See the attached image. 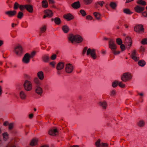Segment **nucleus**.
<instances>
[{"label": "nucleus", "instance_id": "f257e3e1", "mask_svg": "<svg viewBox=\"0 0 147 147\" xmlns=\"http://www.w3.org/2000/svg\"><path fill=\"white\" fill-rule=\"evenodd\" d=\"M33 81L35 84V92L39 95H42L43 90L40 86L41 83L39 79L36 77L34 79Z\"/></svg>", "mask_w": 147, "mask_h": 147}, {"label": "nucleus", "instance_id": "f03ea898", "mask_svg": "<svg viewBox=\"0 0 147 147\" xmlns=\"http://www.w3.org/2000/svg\"><path fill=\"white\" fill-rule=\"evenodd\" d=\"M104 39L105 40H109V47L112 50L113 53L114 54L116 55L120 53V52L119 51H115L117 48V47L114 41L111 38L108 39L106 38H105Z\"/></svg>", "mask_w": 147, "mask_h": 147}, {"label": "nucleus", "instance_id": "7ed1b4c3", "mask_svg": "<svg viewBox=\"0 0 147 147\" xmlns=\"http://www.w3.org/2000/svg\"><path fill=\"white\" fill-rule=\"evenodd\" d=\"M68 39L72 43L75 41L78 43H80L83 40V38L80 36L78 35H74L72 34L69 35Z\"/></svg>", "mask_w": 147, "mask_h": 147}, {"label": "nucleus", "instance_id": "20e7f679", "mask_svg": "<svg viewBox=\"0 0 147 147\" xmlns=\"http://www.w3.org/2000/svg\"><path fill=\"white\" fill-rule=\"evenodd\" d=\"M132 78V76L131 74L128 72L124 73L121 77V80L124 82L130 80Z\"/></svg>", "mask_w": 147, "mask_h": 147}, {"label": "nucleus", "instance_id": "39448f33", "mask_svg": "<svg viewBox=\"0 0 147 147\" xmlns=\"http://www.w3.org/2000/svg\"><path fill=\"white\" fill-rule=\"evenodd\" d=\"M19 8L21 11H23L25 9H26L30 13H32L33 12V7L30 5H19Z\"/></svg>", "mask_w": 147, "mask_h": 147}, {"label": "nucleus", "instance_id": "423d86ee", "mask_svg": "<svg viewBox=\"0 0 147 147\" xmlns=\"http://www.w3.org/2000/svg\"><path fill=\"white\" fill-rule=\"evenodd\" d=\"M25 89L27 91L31 90L32 89V84L31 82L26 80L23 84Z\"/></svg>", "mask_w": 147, "mask_h": 147}, {"label": "nucleus", "instance_id": "0eeeda50", "mask_svg": "<svg viewBox=\"0 0 147 147\" xmlns=\"http://www.w3.org/2000/svg\"><path fill=\"white\" fill-rule=\"evenodd\" d=\"M14 52L18 56H21L23 54V51L20 45L16 46L14 49Z\"/></svg>", "mask_w": 147, "mask_h": 147}, {"label": "nucleus", "instance_id": "6e6552de", "mask_svg": "<svg viewBox=\"0 0 147 147\" xmlns=\"http://www.w3.org/2000/svg\"><path fill=\"white\" fill-rule=\"evenodd\" d=\"M86 54L88 55H90L94 59H95L96 58L95 50L94 49L91 50L90 48L88 49L87 50Z\"/></svg>", "mask_w": 147, "mask_h": 147}, {"label": "nucleus", "instance_id": "1a4fd4ad", "mask_svg": "<svg viewBox=\"0 0 147 147\" xmlns=\"http://www.w3.org/2000/svg\"><path fill=\"white\" fill-rule=\"evenodd\" d=\"M134 31L137 33H141L144 31L143 26L142 24H138L134 27Z\"/></svg>", "mask_w": 147, "mask_h": 147}, {"label": "nucleus", "instance_id": "9d476101", "mask_svg": "<svg viewBox=\"0 0 147 147\" xmlns=\"http://www.w3.org/2000/svg\"><path fill=\"white\" fill-rule=\"evenodd\" d=\"M132 43L131 38L127 36L126 37L125 39V44L126 47V48L128 50L130 49V47Z\"/></svg>", "mask_w": 147, "mask_h": 147}, {"label": "nucleus", "instance_id": "9b49d317", "mask_svg": "<svg viewBox=\"0 0 147 147\" xmlns=\"http://www.w3.org/2000/svg\"><path fill=\"white\" fill-rule=\"evenodd\" d=\"M73 66L71 64L68 63L66 64L65 70L67 73H71L73 71Z\"/></svg>", "mask_w": 147, "mask_h": 147}, {"label": "nucleus", "instance_id": "f8f14e48", "mask_svg": "<svg viewBox=\"0 0 147 147\" xmlns=\"http://www.w3.org/2000/svg\"><path fill=\"white\" fill-rule=\"evenodd\" d=\"M30 59L29 54L26 53L24 55L22 59V61L24 63L28 64L30 62Z\"/></svg>", "mask_w": 147, "mask_h": 147}, {"label": "nucleus", "instance_id": "ddd939ff", "mask_svg": "<svg viewBox=\"0 0 147 147\" xmlns=\"http://www.w3.org/2000/svg\"><path fill=\"white\" fill-rule=\"evenodd\" d=\"M145 9L144 7L140 5H137L134 7L135 11L137 13H140L143 11Z\"/></svg>", "mask_w": 147, "mask_h": 147}, {"label": "nucleus", "instance_id": "4468645a", "mask_svg": "<svg viewBox=\"0 0 147 147\" xmlns=\"http://www.w3.org/2000/svg\"><path fill=\"white\" fill-rule=\"evenodd\" d=\"M138 54L136 53L135 50H134L132 52L131 56V58L134 60L135 61H138L140 58L138 56Z\"/></svg>", "mask_w": 147, "mask_h": 147}, {"label": "nucleus", "instance_id": "2eb2a0df", "mask_svg": "<svg viewBox=\"0 0 147 147\" xmlns=\"http://www.w3.org/2000/svg\"><path fill=\"white\" fill-rule=\"evenodd\" d=\"M42 61L45 63H48L50 60V57L49 54L43 55L42 57Z\"/></svg>", "mask_w": 147, "mask_h": 147}, {"label": "nucleus", "instance_id": "dca6fc26", "mask_svg": "<svg viewBox=\"0 0 147 147\" xmlns=\"http://www.w3.org/2000/svg\"><path fill=\"white\" fill-rule=\"evenodd\" d=\"M17 13V11L15 10L8 11L5 12V14L9 17H12L15 16Z\"/></svg>", "mask_w": 147, "mask_h": 147}, {"label": "nucleus", "instance_id": "f3484780", "mask_svg": "<svg viewBox=\"0 0 147 147\" xmlns=\"http://www.w3.org/2000/svg\"><path fill=\"white\" fill-rule=\"evenodd\" d=\"M49 134L52 136H56L58 134L57 129L56 128L51 129L49 131Z\"/></svg>", "mask_w": 147, "mask_h": 147}, {"label": "nucleus", "instance_id": "a211bd4d", "mask_svg": "<svg viewBox=\"0 0 147 147\" xmlns=\"http://www.w3.org/2000/svg\"><path fill=\"white\" fill-rule=\"evenodd\" d=\"M64 63L61 62H59L57 65L56 68L58 70H60L63 68L64 66Z\"/></svg>", "mask_w": 147, "mask_h": 147}, {"label": "nucleus", "instance_id": "6ab92c4d", "mask_svg": "<svg viewBox=\"0 0 147 147\" xmlns=\"http://www.w3.org/2000/svg\"><path fill=\"white\" fill-rule=\"evenodd\" d=\"M63 18L67 20H70L74 18L73 16L70 13L65 14L63 16Z\"/></svg>", "mask_w": 147, "mask_h": 147}, {"label": "nucleus", "instance_id": "aec40b11", "mask_svg": "<svg viewBox=\"0 0 147 147\" xmlns=\"http://www.w3.org/2000/svg\"><path fill=\"white\" fill-rule=\"evenodd\" d=\"M71 6L74 8L77 9L80 7V4L79 1H76L72 3Z\"/></svg>", "mask_w": 147, "mask_h": 147}, {"label": "nucleus", "instance_id": "412c9836", "mask_svg": "<svg viewBox=\"0 0 147 147\" xmlns=\"http://www.w3.org/2000/svg\"><path fill=\"white\" fill-rule=\"evenodd\" d=\"M37 76L39 79L41 80H42L44 78V74L42 71H39L37 74Z\"/></svg>", "mask_w": 147, "mask_h": 147}, {"label": "nucleus", "instance_id": "4be33fe9", "mask_svg": "<svg viewBox=\"0 0 147 147\" xmlns=\"http://www.w3.org/2000/svg\"><path fill=\"white\" fill-rule=\"evenodd\" d=\"M20 98L22 100H25L26 99L27 95L25 92L22 91H21L20 93Z\"/></svg>", "mask_w": 147, "mask_h": 147}, {"label": "nucleus", "instance_id": "5701e85b", "mask_svg": "<svg viewBox=\"0 0 147 147\" xmlns=\"http://www.w3.org/2000/svg\"><path fill=\"white\" fill-rule=\"evenodd\" d=\"M99 104L103 109H105L107 105V103L105 101H100Z\"/></svg>", "mask_w": 147, "mask_h": 147}, {"label": "nucleus", "instance_id": "b1692460", "mask_svg": "<svg viewBox=\"0 0 147 147\" xmlns=\"http://www.w3.org/2000/svg\"><path fill=\"white\" fill-rule=\"evenodd\" d=\"M45 14L49 17H51L53 15L52 11L50 10H46L45 11Z\"/></svg>", "mask_w": 147, "mask_h": 147}, {"label": "nucleus", "instance_id": "393cba45", "mask_svg": "<svg viewBox=\"0 0 147 147\" xmlns=\"http://www.w3.org/2000/svg\"><path fill=\"white\" fill-rule=\"evenodd\" d=\"M52 20H54L55 23L57 25H59L61 22L60 19L58 17H56L54 19L52 18Z\"/></svg>", "mask_w": 147, "mask_h": 147}, {"label": "nucleus", "instance_id": "a878e982", "mask_svg": "<svg viewBox=\"0 0 147 147\" xmlns=\"http://www.w3.org/2000/svg\"><path fill=\"white\" fill-rule=\"evenodd\" d=\"M62 29L63 31L65 33H67L69 30L68 26L67 25H64L63 26Z\"/></svg>", "mask_w": 147, "mask_h": 147}, {"label": "nucleus", "instance_id": "bb28decb", "mask_svg": "<svg viewBox=\"0 0 147 147\" xmlns=\"http://www.w3.org/2000/svg\"><path fill=\"white\" fill-rule=\"evenodd\" d=\"M138 64L139 66L143 67L146 65V62L144 60H140L139 61Z\"/></svg>", "mask_w": 147, "mask_h": 147}, {"label": "nucleus", "instance_id": "cd10ccee", "mask_svg": "<svg viewBox=\"0 0 147 147\" xmlns=\"http://www.w3.org/2000/svg\"><path fill=\"white\" fill-rule=\"evenodd\" d=\"M109 5L113 9H116L117 6V4L113 2H111L110 3Z\"/></svg>", "mask_w": 147, "mask_h": 147}, {"label": "nucleus", "instance_id": "c85d7f7f", "mask_svg": "<svg viewBox=\"0 0 147 147\" xmlns=\"http://www.w3.org/2000/svg\"><path fill=\"white\" fill-rule=\"evenodd\" d=\"M37 142L38 140L37 139H33L31 141L30 144L32 146H34L37 144Z\"/></svg>", "mask_w": 147, "mask_h": 147}, {"label": "nucleus", "instance_id": "c756f323", "mask_svg": "<svg viewBox=\"0 0 147 147\" xmlns=\"http://www.w3.org/2000/svg\"><path fill=\"white\" fill-rule=\"evenodd\" d=\"M137 3L139 4L142 5V6H145L146 5V3L142 0H138L137 2Z\"/></svg>", "mask_w": 147, "mask_h": 147}, {"label": "nucleus", "instance_id": "7c9ffc66", "mask_svg": "<svg viewBox=\"0 0 147 147\" xmlns=\"http://www.w3.org/2000/svg\"><path fill=\"white\" fill-rule=\"evenodd\" d=\"M42 6L43 7L47 8L48 6V2L46 0H43L42 2Z\"/></svg>", "mask_w": 147, "mask_h": 147}, {"label": "nucleus", "instance_id": "2f4dec72", "mask_svg": "<svg viewBox=\"0 0 147 147\" xmlns=\"http://www.w3.org/2000/svg\"><path fill=\"white\" fill-rule=\"evenodd\" d=\"M145 122L142 120L140 121L138 123V126L140 127H143L145 125Z\"/></svg>", "mask_w": 147, "mask_h": 147}, {"label": "nucleus", "instance_id": "473e14b6", "mask_svg": "<svg viewBox=\"0 0 147 147\" xmlns=\"http://www.w3.org/2000/svg\"><path fill=\"white\" fill-rule=\"evenodd\" d=\"M93 14L97 20L100 19L101 15L100 13L96 12H95Z\"/></svg>", "mask_w": 147, "mask_h": 147}, {"label": "nucleus", "instance_id": "72a5a7b5", "mask_svg": "<svg viewBox=\"0 0 147 147\" xmlns=\"http://www.w3.org/2000/svg\"><path fill=\"white\" fill-rule=\"evenodd\" d=\"M123 12L125 13L128 14H131L132 13V12L127 9H124L123 10Z\"/></svg>", "mask_w": 147, "mask_h": 147}, {"label": "nucleus", "instance_id": "f704fd0d", "mask_svg": "<svg viewBox=\"0 0 147 147\" xmlns=\"http://www.w3.org/2000/svg\"><path fill=\"white\" fill-rule=\"evenodd\" d=\"M3 135L4 140H6L8 138V134L7 132L3 133Z\"/></svg>", "mask_w": 147, "mask_h": 147}, {"label": "nucleus", "instance_id": "c9c22d12", "mask_svg": "<svg viewBox=\"0 0 147 147\" xmlns=\"http://www.w3.org/2000/svg\"><path fill=\"white\" fill-rule=\"evenodd\" d=\"M23 13L21 11H19L17 15V17L19 19H21L23 16Z\"/></svg>", "mask_w": 147, "mask_h": 147}, {"label": "nucleus", "instance_id": "e433bc0d", "mask_svg": "<svg viewBox=\"0 0 147 147\" xmlns=\"http://www.w3.org/2000/svg\"><path fill=\"white\" fill-rule=\"evenodd\" d=\"M116 42L118 45H120L122 44V41L121 39L118 38L116 39Z\"/></svg>", "mask_w": 147, "mask_h": 147}, {"label": "nucleus", "instance_id": "4c0bfd02", "mask_svg": "<svg viewBox=\"0 0 147 147\" xmlns=\"http://www.w3.org/2000/svg\"><path fill=\"white\" fill-rule=\"evenodd\" d=\"M21 26L23 27L26 28L28 26V24L26 22H22Z\"/></svg>", "mask_w": 147, "mask_h": 147}, {"label": "nucleus", "instance_id": "58836bf2", "mask_svg": "<svg viewBox=\"0 0 147 147\" xmlns=\"http://www.w3.org/2000/svg\"><path fill=\"white\" fill-rule=\"evenodd\" d=\"M19 4L17 2H16L14 5L13 9H17L19 7Z\"/></svg>", "mask_w": 147, "mask_h": 147}, {"label": "nucleus", "instance_id": "ea45409f", "mask_svg": "<svg viewBox=\"0 0 147 147\" xmlns=\"http://www.w3.org/2000/svg\"><path fill=\"white\" fill-rule=\"evenodd\" d=\"M118 83V82L115 81L113 82L112 86L113 87L115 88L117 86Z\"/></svg>", "mask_w": 147, "mask_h": 147}, {"label": "nucleus", "instance_id": "a19ab883", "mask_svg": "<svg viewBox=\"0 0 147 147\" xmlns=\"http://www.w3.org/2000/svg\"><path fill=\"white\" fill-rule=\"evenodd\" d=\"M11 36L13 38H15L16 35V32L15 31H13L11 33Z\"/></svg>", "mask_w": 147, "mask_h": 147}, {"label": "nucleus", "instance_id": "79ce46f5", "mask_svg": "<svg viewBox=\"0 0 147 147\" xmlns=\"http://www.w3.org/2000/svg\"><path fill=\"white\" fill-rule=\"evenodd\" d=\"M80 13L82 14L83 16H85L86 15V13L85 11L83 10H81L80 11Z\"/></svg>", "mask_w": 147, "mask_h": 147}, {"label": "nucleus", "instance_id": "37998d69", "mask_svg": "<svg viewBox=\"0 0 147 147\" xmlns=\"http://www.w3.org/2000/svg\"><path fill=\"white\" fill-rule=\"evenodd\" d=\"M141 43L143 45L147 44V39L144 38L141 41Z\"/></svg>", "mask_w": 147, "mask_h": 147}, {"label": "nucleus", "instance_id": "c03bdc74", "mask_svg": "<svg viewBox=\"0 0 147 147\" xmlns=\"http://www.w3.org/2000/svg\"><path fill=\"white\" fill-rule=\"evenodd\" d=\"M46 30V27L45 26H44L40 28V32H44Z\"/></svg>", "mask_w": 147, "mask_h": 147}, {"label": "nucleus", "instance_id": "a18cd8bd", "mask_svg": "<svg viewBox=\"0 0 147 147\" xmlns=\"http://www.w3.org/2000/svg\"><path fill=\"white\" fill-rule=\"evenodd\" d=\"M92 0H84V3L86 4H89L91 3Z\"/></svg>", "mask_w": 147, "mask_h": 147}, {"label": "nucleus", "instance_id": "49530a36", "mask_svg": "<svg viewBox=\"0 0 147 147\" xmlns=\"http://www.w3.org/2000/svg\"><path fill=\"white\" fill-rule=\"evenodd\" d=\"M100 139H98L95 143V145L97 147H100Z\"/></svg>", "mask_w": 147, "mask_h": 147}, {"label": "nucleus", "instance_id": "de8ad7c7", "mask_svg": "<svg viewBox=\"0 0 147 147\" xmlns=\"http://www.w3.org/2000/svg\"><path fill=\"white\" fill-rule=\"evenodd\" d=\"M36 53L35 51H33L32 52L31 55L29 54V56L30 58H33L35 56Z\"/></svg>", "mask_w": 147, "mask_h": 147}, {"label": "nucleus", "instance_id": "09e8293b", "mask_svg": "<svg viewBox=\"0 0 147 147\" xmlns=\"http://www.w3.org/2000/svg\"><path fill=\"white\" fill-rule=\"evenodd\" d=\"M13 124L12 123H10L9 125V129L11 130L13 128Z\"/></svg>", "mask_w": 147, "mask_h": 147}, {"label": "nucleus", "instance_id": "8fccbe9b", "mask_svg": "<svg viewBox=\"0 0 147 147\" xmlns=\"http://www.w3.org/2000/svg\"><path fill=\"white\" fill-rule=\"evenodd\" d=\"M118 84L119 86L121 88H123L125 86V85L122 83L121 82H119L118 83Z\"/></svg>", "mask_w": 147, "mask_h": 147}, {"label": "nucleus", "instance_id": "3c124183", "mask_svg": "<svg viewBox=\"0 0 147 147\" xmlns=\"http://www.w3.org/2000/svg\"><path fill=\"white\" fill-rule=\"evenodd\" d=\"M116 92L115 90H112L111 92L110 95L111 96H114L115 95Z\"/></svg>", "mask_w": 147, "mask_h": 147}, {"label": "nucleus", "instance_id": "603ef678", "mask_svg": "<svg viewBox=\"0 0 147 147\" xmlns=\"http://www.w3.org/2000/svg\"><path fill=\"white\" fill-rule=\"evenodd\" d=\"M145 51V49L142 46L141 47V48L140 49V51L142 52V54L143 55H144V52Z\"/></svg>", "mask_w": 147, "mask_h": 147}, {"label": "nucleus", "instance_id": "864d4df0", "mask_svg": "<svg viewBox=\"0 0 147 147\" xmlns=\"http://www.w3.org/2000/svg\"><path fill=\"white\" fill-rule=\"evenodd\" d=\"M120 48L122 51H123L125 49V45L123 44H121L120 45Z\"/></svg>", "mask_w": 147, "mask_h": 147}, {"label": "nucleus", "instance_id": "5fc2aeb1", "mask_svg": "<svg viewBox=\"0 0 147 147\" xmlns=\"http://www.w3.org/2000/svg\"><path fill=\"white\" fill-rule=\"evenodd\" d=\"M87 49H88V47H85L84 48V49L83 50L82 53V54L83 55H84V54H85V53L86 51L87 50Z\"/></svg>", "mask_w": 147, "mask_h": 147}, {"label": "nucleus", "instance_id": "6e6d98bb", "mask_svg": "<svg viewBox=\"0 0 147 147\" xmlns=\"http://www.w3.org/2000/svg\"><path fill=\"white\" fill-rule=\"evenodd\" d=\"M48 85L47 84H45L43 85V87L44 88L45 90H48Z\"/></svg>", "mask_w": 147, "mask_h": 147}, {"label": "nucleus", "instance_id": "4d7b16f0", "mask_svg": "<svg viewBox=\"0 0 147 147\" xmlns=\"http://www.w3.org/2000/svg\"><path fill=\"white\" fill-rule=\"evenodd\" d=\"M56 57L57 56L55 54H53L51 57H50V59L51 58L52 60H54L56 58Z\"/></svg>", "mask_w": 147, "mask_h": 147}, {"label": "nucleus", "instance_id": "13d9d810", "mask_svg": "<svg viewBox=\"0 0 147 147\" xmlns=\"http://www.w3.org/2000/svg\"><path fill=\"white\" fill-rule=\"evenodd\" d=\"M101 146L106 147H108V144L106 143H102L101 144Z\"/></svg>", "mask_w": 147, "mask_h": 147}, {"label": "nucleus", "instance_id": "bf43d9fd", "mask_svg": "<svg viewBox=\"0 0 147 147\" xmlns=\"http://www.w3.org/2000/svg\"><path fill=\"white\" fill-rule=\"evenodd\" d=\"M97 3L101 6L102 7L103 5V3H104V2L103 1H98L97 2Z\"/></svg>", "mask_w": 147, "mask_h": 147}, {"label": "nucleus", "instance_id": "052dcab7", "mask_svg": "<svg viewBox=\"0 0 147 147\" xmlns=\"http://www.w3.org/2000/svg\"><path fill=\"white\" fill-rule=\"evenodd\" d=\"M50 65L52 66L53 67H55V63L54 61L51 62L50 63Z\"/></svg>", "mask_w": 147, "mask_h": 147}, {"label": "nucleus", "instance_id": "680f3d73", "mask_svg": "<svg viewBox=\"0 0 147 147\" xmlns=\"http://www.w3.org/2000/svg\"><path fill=\"white\" fill-rule=\"evenodd\" d=\"M142 15L144 17H147V13L146 12H144L142 13Z\"/></svg>", "mask_w": 147, "mask_h": 147}, {"label": "nucleus", "instance_id": "e2e57ef3", "mask_svg": "<svg viewBox=\"0 0 147 147\" xmlns=\"http://www.w3.org/2000/svg\"><path fill=\"white\" fill-rule=\"evenodd\" d=\"M86 19L87 20H91L92 19V18L90 16H88L86 17Z\"/></svg>", "mask_w": 147, "mask_h": 147}, {"label": "nucleus", "instance_id": "0e129e2a", "mask_svg": "<svg viewBox=\"0 0 147 147\" xmlns=\"http://www.w3.org/2000/svg\"><path fill=\"white\" fill-rule=\"evenodd\" d=\"M49 3L53 4L54 3V1L53 0H48Z\"/></svg>", "mask_w": 147, "mask_h": 147}, {"label": "nucleus", "instance_id": "69168bd1", "mask_svg": "<svg viewBox=\"0 0 147 147\" xmlns=\"http://www.w3.org/2000/svg\"><path fill=\"white\" fill-rule=\"evenodd\" d=\"M8 124V123L7 121H5L3 123V125L5 126H7Z\"/></svg>", "mask_w": 147, "mask_h": 147}, {"label": "nucleus", "instance_id": "338daca9", "mask_svg": "<svg viewBox=\"0 0 147 147\" xmlns=\"http://www.w3.org/2000/svg\"><path fill=\"white\" fill-rule=\"evenodd\" d=\"M138 95H140V96H144V94L143 93H139L138 92Z\"/></svg>", "mask_w": 147, "mask_h": 147}, {"label": "nucleus", "instance_id": "774afa93", "mask_svg": "<svg viewBox=\"0 0 147 147\" xmlns=\"http://www.w3.org/2000/svg\"><path fill=\"white\" fill-rule=\"evenodd\" d=\"M33 116V115L32 114H30L29 115V117L30 119H31L32 118Z\"/></svg>", "mask_w": 147, "mask_h": 147}]
</instances>
